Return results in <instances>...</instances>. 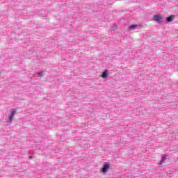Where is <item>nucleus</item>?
Masks as SVG:
<instances>
[{"label": "nucleus", "mask_w": 178, "mask_h": 178, "mask_svg": "<svg viewBox=\"0 0 178 178\" xmlns=\"http://www.w3.org/2000/svg\"><path fill=\"white\" fill-rule=\"evenodd\" d=\"M153 20L157 22V23H163L165 22V18L161 15H155L153 16Z\"/></svg>", "instance_id": "obj_1"}, {"label": "nucleus", "mask_w": 178, "mask_h": 178, "mask_svg": "<svg viewBox=\"0 0 178 178\" xmlns=\"http://www.w3.org/2000/svg\"><path fill=\"white\" fill-rule=\"evenodd\" d=\"M110 165L109 163H106L103 165L102 168L101 169L100 172H102V173H106V172H108V170H109V168H110Z\"/></svg>", "instance_id": "obj_2"}, {"label": "nucleus", "mask_w": 178, "mask_h": 178, "mask_svg": "<svg viewBox=\"0 0 178 178\" xmlns=\"http://www.w3.org/2000/svg\"><path fill=\"white\" fill-rule=\"evenodd\" d=\"M16 113V110H13L11 113V114L9 115V119L10 123L13 122V118H15V114Z\"/></svg>", "instance_id": "obj_3"}, {"label": "nucleus", "mask_w": 178, "mask_h": 178, "mask_svg": "<svg viewBox=\"0 0 178 178\" xmlns=\"http://www.w3.org/2000/svg\"><path fill=\"white\" fill-rule=\"evenodd\" d=\"M175 19V15H170L166 18V22H172Z\"/></svg>", "instance_id": "obj_4"}, {"label": "nucleus", "mask_w": 178, "mask_h": 178, "mask_svg": "<svg viewBox=\"0 0 178 178\" xmlns=\"http://www.w3.org/2000/svg\"><path fill=\"white\" fill-rule=\"evenodd\" d=\"M102 77L103 79H106V77H108V72L107 71L103 72L102 74Z\"/></svg>", "instance_id": "obj_5"}, {"label": "nucleus", "mask_w": 178, "mask_h": 178, "mask_svg": "<svg viewBox=\"0 0 178 178\" xmlns=\"http://www.w3.org/2000/svg\"><path fill=\"white\" fill-rule=\"evenodd\" d=\"M165 159H167L166 156H163L162 159L159 161V165H162V163L164 162Z\"/></svg>", "instance_id": "obj_6"}, {"label": "nucleus", "mask_w": 178, "mask_h": 178, "mask_svg": "<svg viewBox=\"0 0 178 178\" xmlns=\"http://www.w3.org/2000/svg\"><path fill=\"white\" fill-rule=\"evenodd\" d=\"M136 27H138V25L134 24L129 26V29H136Z\"/></svg>", "instance_id": "obj_7"}, {"label": "nucleus", "mask_w": 178, "mask_h": 178, "mask_svg": "<svg viewBox=\"0 0 178 178\" xmlns=\"http://www.w3.org/2000/svg\"><path fill=\"white\" fill-rule=\"evenodd\" d=\"M29 158H31H31H33V156H29Z\"/></svg>", "instance_id": "obj_8"}]
</instances>
